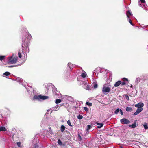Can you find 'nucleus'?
Listing matches in <instances>:
<instances>
[{
    "mask_svg": "<svg viewBox=\"0 0 148 148\" xmlns=\"http://www.w3.org/2000/svg\"><path fill=\"white\" fill-rule=\"evenodd\" d=\"M23 53L24 54V52H23V51H22V52H21V51H19L18 53V56L19 58H21V53Z\"/></svg>",
    "mask_w": 148,
    "mask_h": 148,
    "instance_id": "25",
    "label": "nucleus"
},
{
    "mask_svg": "<svg viewBox=\"0 0 148 148\" xmlns=\"http://www.w3.org/2000/svg\"><path fill=\"white\" fill-rule=\"evenodd\" d=\"M120 122L123 124H127L130 123V121L128 120L125 118L121 119Z\"/></svg>",
    "mask_w": 148,
    "mask_h": 148,
    "instance_id": "5",
    "label": "nucleus"
},
{
    "mask_svg": "<svg viewBox=\"0 0 148 148\" xmlns=\"http://www.w3.org/2000/svg\"><path fill=\"white\" fill-rule=\"evenodd\" d=\"M140 78H137L135 80V83L136 84H138V83L140 82Z\"/></svg>",
    "mask_w": 148,
    "mask_h": 148,
    "instance_id": "15",
    "label": "nucleus"
},
{
    "mask_svg": "<svg viewBox=\"0 0 148 148\" xmlns=\"http://www.w3.org/2000/svg\"><path fill=\"white\" fill-rule=\"evenodd\" d=\"M96 69H101L100 68H97Z\"/></svg>",
    "mask_w": 148,
    "mask_h": 148,
    "instance_id": "42",
    "label": "nucleus"
},
{
    "mask_svg": "<svg viewBox=\"0 0 148 148\" xmlns=\"http://www.w3.org/2000/svg\"><path fill=\"white\" fill-rule=\"evenodd\" d=\"M111 90V88L106 86L105 84L103 87L102 92L103 94L106 95Z\"/></svg>",
    "mask_w": 148,
    "mask_h": 148,
    "instance_id": "1",
    "label": "nucleus"
},
{
    "mask_svg": "<svg viewBox=\"0 0 148 148\" xmlns=\"http://www.w3.org/2000/svg\"><path fill=\"white\" fill-rule=\"evenodd\" d=\"M68 66L70 68H72L74 66L73 64H71V63H69L68 64Z\"/></svg>",
    "mask_w": 148,
    "mask_h": 148,
    "instance_id": "22",
    "label": "nucleus"
},
{
    "mask_svg": "<svg viewBox=\"0 0 148 148\" xmlns=\"http://www.w3.org/2000/svg\"><path fill=\"white\" fill-rule=\"evenodd\" d=\"M58 107V105L56 106V107H54L53 108H51L49 110H48L47 111L48 113H51L53 110L57 111V108Z\"/></svg>",
    "mask_w": 148,
    "mask_h": 148,
    "instance_id": "7",
    "label": "nucleus"
},
{
    "mask_svg": "<svg viewBox=\"0 0 148 148\" xmlns=\"http://www.w3.org/2000/svg\"><path fill=\"white\" fill-rule=\"evenodd\" d=\"M119 111H120V109H117L115 111L114 113L116 114H117Z\"/></svg>",
    "mask_w": 148,
    "mask_h": 148,
    "instance_id": "28",
    "label": "nucleus"
},
{
    "mask_svg": "<svg viewBox=\"0 0 148 148\" xmlns=\"http://www.w3.org/2000/svg\"><path fill=\"white\" fill-rule=\"evenodd\" d=\"M53 90V92H55V93H56V91H57V90H56V88L55 89V90H54H54Z\"/></svg>",
    "mask_w": 148,
    "mask_h": 148,
    "instance_id": "41",
    "label": "nucleus"
},
{
    "mask_svg": "<svg viewBox=\"0 0 148 148\" xmlns=\"http://www.w3.org/2000/svg\"><path fill=\"white\" fill-rule=\"evenodd\" d=\"M81 76L82 77L85 78L87 76V74L85 72H84L81 74Z\"/></svg>",
    "mask_w": 148,
    "mask_h": 148,
    "instance_id": "13",
    "label": "nucleus"
},
{
    "mask_svg": "<svg viewBox=\"0 0 148 148\" xmlns=\"http://www.w3.org/2000/svg\"><path fill=\"white\" fill-rule=\"evenodd\" d=\"M129 21L131 25L134 26L133 24L132 23V21L130 19H129Z\"/></svg>",
    "mask_w": 148,
    "mask_h": 148,
    "instance_id": "35",
    "label": "nucleus"
},
{
    "mask_svg": "<svg viewBox=\"0 0 148 148\" xmlns=\"http://www.w3.org/2000/svg\"><path fill=\"white\" fill-rule=\"evenodd\" d=\"M123 81H125V80L127 81V79L126 78H123Z\"/></svg>",
    "mask_w": 148,
    "mask_h": 148,
    "instance_id": "40",
    "label": "nucleus"
},
{
    "mask_svg": "<svg viewBox=\"0 0 148 148\" xmlns=\"http://www.w3.org/2000/svg\"><path fill=\"white\" fill-rule=\"evenodd\" d=\"M84 110L86 111H88V108L86 107H84Z\"/></svg>",
    "mask_w": 148,
    "mask_h": 148,
    "instance_id": "37",
    "label": "nucleus"
},
{
    "mask_svg": "<svg viewBox=\"0 0 148 148\" xmlns=\"http://www.w3.org/2000/svg\"><path fill=\"white\" fill-rule=\"evenodd\" d=\"M92 85L94 88L96 89L98 85L96 83H93Z\"/></svg>",
    "mask_w": 148,
    "mask_h": 148,
    "instance_id": "19",
    "label": "nucleus"
},
{
    "mask_svg": "<svg viewBox=\"0 0 148 148\" xmlns=\"http://www.w3.org/2000/svg\"><path fill=\"white\" fill-rule=\"evenodd\" d=\"M126 15L128 18L127 19H128L130 18V16H132L131 11L130 10L127 11L126 12Z\"/></svg>",
    "mask_w": 148,
    "mask_h": 148,
    "instance_id": "10",
    "label": "nucleus"
},
{
    "mask_svg": "<svg viewBox=\"0 0 148 148\" xmlns=\"http://www.w3.org/2000/svg\"><path fill=\"white\" fill-rule=\"evenodd\" d=\"M86 104L87 105L90 106H92V103H89L88 102H86Z\"/></svg>",
    "mask_w": 148,
    "mask_h": 148,
    "instance_id": "29",
    "label": "nucleus"
},
{
    "mask_svg": "<svg viewBox=\"0 0 148 148\" xmlns=\"http://www.w3.org/2000/svg\"><path fill=\"white\" fill-rule=\"evenodd\" d=\"M62 101L60 99H58L56 100V104L59 103Z\"/></svg>",
    "mask_w": 148,
    "mask_h": 148,
    "instance_id": "24",
    "label": "nucleus"
},
{
    "mask_svg": "<svg viewBox=\"0 0 148 148\" xmlns=\"http://www.w3.org/2000/svg\"><path fill=\"white\" fill-rule=\"evenodd\" d=\"M144 127L145 130H147L148 129V124L147 123H145L143 125Z\"/></svg>",
    "mask_w": 148,
    "mask_h": 148,
    "instance_id": "18",
    "label": "nucleus"
},
{
    "mask_svg": "<svg viewBox=\"0 0 148 148\" xmlns=\"http://www.w3.org/2000/svg\"><path fill=\"white\" fill-rule=\"evenodd\" d=\"M126 110L128 112L130 111H132V108L130 107H127L126 108Z\"/></svg>",
    "mask_w": 148,
    "mask_h": 148,
    "instance_id": "17",
    "label": "nucleus"
},
{
    "mask_svg": "<svg viewBox=\"0 0 148 148\" xmlns=\"http://www.w3.org/2000/svg\"><path fill=\"white\" fill-rule=\"evenodd\" d=\"M77 118L78 119H81L82 118L83 116L82 115H79L77 116Z\"/></svg>",
    "mask_w": 148,
    "mask_h": 148,
    "instance_id": "31",
    "label": "nucleus"
},
{
    "mask_svg": "<svg viewBox=\"0 0 148 148\" xmlns=\"http://www.w3.org/2000/svg\"><path fill=\"white\" fill-rule=\"evenodd\" d=\"M6 131V129L5 127H0V131Z\"/></svg>",
    "mask_w": 148,
    "mask_h": 148,
    "instance_id": "14",
    "label": "nucleus"
},
{
    "mask_svg": "<svg viewBox=\"0 0 148 148\" xmlns=\"http://www.w3.org/2000/svg\"><path fill=\"white\" fill-rule=\"evenodd\" d=\"M10 73L8 72H6L3 74V76H8L10 75Z\"/></svg>",
    "mask_w": 148,
    "mask_h": 148,
    "instance_id": "21",
    "label": "nucleus"
},
{
    "mask_svg": "<svg viewBox=\"0 0 148 148\" xmlns=\"http://www.w3.org/2000/svg\"><path fill=\"white\" fill-rule=\"evenodd\" d=\"M65 129V127L63 125H62L61 127L60 130L61 132H63Z\"/></svg>",
    "mask_w": 148,
    "mask_h": 148,
    "instance_id": "23",
    "label": "nucleus"
},
{
    "mask_svg": "<svg viewBox=\"0 0 148 148\" xmlns=\"http://www.w3.org/2000/svg\"><path fill=\"white\" fill-rule=\"evenodd\" d=\"M132 86H131V88H132Z\"/></svg>",
    "mask_w": 148,
    "mask_h": 148,
    "instance_id": "44",
    "label": "nucleus"
},
{
    "mask_svg": "<svg viewBox=\"0 0 148 148\" xmlns=\"http://www.w3.org/2000/svg\"><path fill=\"white\" fill-rule=\"evenodd\" d=\"M121 81H119L115 83V84H114V86L115 87L118 86L119 85L121 84Z\"/></svg>",
    "mask_w": 148,
    "mask_h": 148,
    "instance_id": "12",
    "label": "nucleus"
},
{
    "mask_svg": "<svg viewBox=\"0 0 148 148\" xmlns=\"http://www.w3.org/2000/svg\"><path fill=\"white\" fill-rule=\"evenodd\" d=\"M120 113H121V115H123V112L122 110L121 109H120Z\"/></svg>",
    "mask_w": 148,
    "mask_h": 148,
    "instance_id": "39",
    "label": "nucleus"
},
{
    "mask_svg": "<svg viewBox=\"0 0 148 148\" xmlns=\"http://www.w3.org/2000/svg\"><path fill=\"white\" fill-rule=\"evenodd\" d=\"M82 84H84L83 86V87L84 88L88 90L90 89V86L89 85H88L87 84V80H86V82H83Z\"/></svg>",
    "mask_w": 148,
    "mask_h": 148,
    "instance_id": "6",
    "label": "nucleus"
},
{
    "mask_svg": "<svg viewBox=\"0 0 148 148\" xmlns=\"http://www.w3.org/2000/svg\"><path fill=\"white\" fill-rule=\"evenodd\" d=\"M121 85H124L125 84V82H121Z\"/></svg>",
    "mask_w": 148,
    "mask_h": 148,
    "instance_id": "38",
    "label": "nucleus"
},
{
    "mask_svg": "<svg viewBox=\"0 0 148 148\" xmlns=\"http://www.w3.org/2000/svg\"><path fill=\"white\" fill-rule=\"evenodd\" d=\"M144 106V104L140 102L139 103L136 104L135 105V107H138V108H142V107Z\"/></svg>",
    "mask_w": 148,
    "mask_h": 148,
    "instance_id": "9",
    "label": "nucleus"
},
{
    "mask_svg": "<svg viewBox=\"0 0 148 148\" xmlns=\"http://www.w3.org/2000/svg\"><path fill=\"white\" fill-rule=\"evenodd\" d=\"M91 126L90 125H88L87 126V128L86 129V130L87 131H88V130L90 129L91 128Z\"/></svg>",
    "mask_w": 148,
    "mask_h": 148,
    "instance_id": "33",
    "label": "nucleus"
},
{
    "mask_svg": "<svg viewBox=\"0 0 148 148\" xmlns=\"http://www.w3.org/2000/svg\"><path fill=\"white\" fill-rule=\"evenodd\" d=\"M25 53H29V47L28 45L26 47V49H25Z\"/></svg>",
    "mask_w": 148,
    "mask_h": 148,
    "instance_id": "16",
    "label": "nucleus"
},
{
    "mask_svg": "<svg viewBox=\"0 0 148 148\" xmlns=\"http://www.w3.org/2000/svg\"><path fill=\"white\" fill-rule=\"evenodd\" d=\"M143 110V108H138L136 112L134 113V115H136L138 114L140 112H141Z\"/></svg>",
    "mask_w": 148,
    "mask_h": 148,
    "instance_id": "8",
    "label": "nucleus"
},
{
    "mask_svg": "<svg viewBox=\"0 0 148 148\" xmlns=\"http://www.w3.org/2000/svg\"><path fill=\"white\" fill-rule=\"evenodd\" d=\"M125 98H126V99H127L128 100L129 99V97L127 95H125Z\"/></svg>",
    "mask_w": 148,
    "mask_h": 148,
    "instance_id": "36",
    "label": "nucleus"
},
{
    "mask_svg": "<svg viewBox=\"0 0 148 148\" xmlns=\"http://www.w3.org/2000/svg\"><path fill=\"white\" fill-rule=\"evenodd\" d=\"M21 143L20 142H17V145L19 147H21Z\"/></svg>",
    "mask_w": 148,
    "mask_h": 148,
    "instance_id": "34",
    "label": "nucleus"
},
{
    "mask_svg": "<svg viewBox=\"0 0 148 148\" xmlns=\"http://www.w3.org/2000/svg\"><path fill=\"white\" fill-rule=\"evenodd\" d=\"M48 98V97L46 96H42V95H35L33 97V100H40V99L45 100Z\"/></svg>",
    "mask_w": 148,
    "mask_h": 148,
    "instance_id": "3",
    "label": "nucleus"
},
{
    "mask_svg": "<svg viewBox=\"0 0 148 148\" xmlns=\"http://www.w3.org/2000/svg\"><path fill=\"white\" fill-rule=\"evenodd\" d=\"M18 58L17 57L12 56L10 57H9L8 62L12 64H15L17 62Z\"/></svg>",
    "mask_w": 148,
    "mask_h": 148,
    "instance_id": "2",
    "label": "nucleus"
},
{
    "mask_svg": "<svg viewBox=\"0 0 148 148\" xmlns=\"http://www.w3.org/2000/svg\"><path fill=\"white\" fill-rule=\"evenodd\" d=\"M78 139L79 141H81L82 140V138L79 134H78Z\"/></svg>",
    "mask_w": 148,
    "mask_h": 148,
    "instance_id": "27",
    "label": "nucleus"
},
{
    "mask_svg": "<svg viewBox=\"0 0 148 148\" xmlns=\"http://www.w3.org/2000/svg\"><path fill=\"white\" fill-rule=\"evenodd\" d=\"M139 5L142 8L145 7L146 6L145 0H140L138 2Z\"/></svg>",
    "mask_w": 148,
    "mask_h": 148,
    "instance_id": "4",
    "label": "nucleus"
},
{
    "mask_svg": "<svg viewBox=\"0 0 148 148\" xmlns=\"http://www.w3.org/2000/svg\"><path fill=\"white\" fill-rule=\"evenodd\" d=\"M58 143L59 145H62V142L60 140L58 139Z\"/></svg>",
    "mask_w": 148,
    "mask_h": 148,
    "instance_id": "32",
    "label": "nucleus"
},
{
    "mask_svg": "<svg viewBox=\"0 0 148 148\" xmlns=\"http://www.w3.org/2000/svg\"><path fill=\"white\" fill-rule=\"evenodd\" d=\"M18 80L20 82H21V79H20V80L18 79Z\"/></svg>",
    "mask_w": 148,
    "mask_h": 148,
    "instance_id": "43",
    "label": "nucleus"
},
{
    "mask_svg": "<svg viewBox=\"0 0 148 148\" xmlns=\"http://www.w3.org/2000/svg\"><path fill=\"white\" fill-rule=\"evenodd\" d=\"M136 123H134L132 125H130L129 126L130 127L132 128H134L136 126Z\"/></svg>",
    "mask_w": 148,
    "mask_h": 148,
    "instance_id": "20",
    "label": "nucleus"
},
{
    "mask_svg": "<svg viewBox=\"0 0 148 148\" xmlns=\"http://www.w3.org/2000/svg\"><path fill=\"white\" fill-rule=\"evenodd\" d=\"M96 124L98 125V126L97 127L98 128H101L103 126V123L98 122L96 123Z\"/></svg>",
    "mask_w": 148,
    "mask_h": 148,
    "instance_id": "11",
    "label": "nucleus"
},
{
    "mask_svg": "<svg viewBox=\"0 0 148 148\" xmlns=\"http://www.w3.org/2000/svg\"><path fill=\"white\" fill-rule=\"evenodd\" d=\"M67 124H68V125H69V126H71V127H72V125H71V121H70V120H69L67 121Z\"/></svg>",
    "mask_w": 148,
    "mask_h": 148,
    "instance_id": "26",
    "label": "nucleus"
},
{
    "mask_svg": "<svg viewBox=\"0 0 148 148\" xmlns=\"http://www.w3.org/2000/svg\"><path fill=\"white\" fill-rule=\"evenodd\" d=\"M5 57V56H0V60L1 61L2 60H3Z\"/></svg>",
    "mask_w": 148,
    "mask_h": 148,
    "instance_id": "30",
    "label": "nucleus"
}]
</instances>
